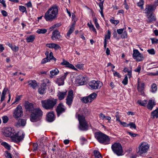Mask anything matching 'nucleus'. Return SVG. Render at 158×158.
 Returning a JSON list of instances; mask_svg holds the SVG:
<instances>
[{
    "label": "nucleus",
    "instance_id": "obj_58",
    "mask_svg": "<svg viewBox=\"0 0 158 158\" xmlns=\"http://www.w3.org/2000/svg\"><path fill=\"white\" fill-rule=\"evenodd\" d=\"M115 117H116V121H118L119 123H120L121 122V121L120 120V119H119V116L118 115V112H116L115 113Z\"/></svg>",
    "mask_w": 158,
    "mask_h": 158
},
{
    "label": "nucleus",
    "instance_id": "obj_29",
    "mask_svg": "<svg viewBox=\"0 0 158 158\" xmlns=\"http://www.w3.org/2000/svg\"><path fill=\"white\" fill-rule=\"evenodd\" d=\"M11 48L14 52H17L19 50V48L18 46L15 45L13 46L12 44H10L9 42H7L6 44Z\"/></svg>",
    "mask_w": 158,
    "mask_h": 158
},
{
    "label": "nucleus",
    "instance_id": "obj_21",
    "mask_svg": "<svg viewBox=\"0 0 158 158\" xmlns=\"http://www.w3.org/2000/svg\"><path fill=\"white\" fill-rule=\"evenodd\" d=\"M47 120L49 122H52L54 120V114L53 112L48 113L47 116Z\"/></svg>",
    "mask_w": 158,
    "mask_h": 158
},
{
    "label": "nucleus",
    "instance_id": "obj_32",
    "mask_svg": "<svg viewBox=\"0 0 158 158\" xmlns=\"http://www.w3.org/2000/svg\"><path fill=\"white\" fill-rule=\"evenodd\" d=\"M28 83L31 87L35 89L37 86L36 82L35 80H31L28 81Z\"/></svg>",
    "mask_w": 158,
    "mask_h": 158
},
{
    "label": "nucleus",
    "instance_id": "obj_35",
    "mask_svg": "<svg viewBox=\"0 0 158 158\" xmlns=\"http://www.w3.org/2000/svg\"><path fill=\"white\" fill-rule=\"evenodd\" d=\"M104 1H102V2H100L99 3V6L100 9V13L101 15L102 16V17H104V15L103 13V4Z\"/></svg>",
    "mask_w": 158,
    "mask_h": 158
},
{
    "label": "nucleus",
    "instance_id": "obj_10",
    "mask_svg": "<svg viewBox=\"0 0 158 158\" xmlns=\"http://www.w3.org/2000/svg\"><path fill=\"white\" fill-rule=\"evenodd\" d=\"M97 96V94L95 93H93L89 95L83 97L81 99V101L84 103H87L91 102Z\"/></svg>",
    "mask_w": 158,
    "mask_h": 158
},
{
    "label": "nucleus",
    "instance_id": "obj_52",
    "mask_svg": "<svg viewBox=\"0 0 158 158\" xmlns=\"http://www.w3.org/2000/svg\"><path fill=\"white\" fill-rule=\"evenodd\" d=\"M127 134L130 135L132 137H135L137 136H138L139 135L137 134L131 132H127Z\"/></svg>",
    "mask_w": 158,
    "mask_h": 158
},
{
    "label": "nucleus",
    "instance_id": "obj_63",
    "mask_svg": "<svg viewBox=\"0 0 158 158\" xmlns=\"http://www.w3.org/2000/svg\"><path fill=\"white\" fill-rule=\"evenodd\" d=\"M61 48L60 47L58 44H55L54 45V49L55 50H57Z\"/></svg>",
    "mask_w": 158,
    "mask_h": 158
},
{
    "label": "nucleus",
    "instance_id": "obj_7",
    "mask_svg": "<svg viewBox=\"0 0 158 158\" xmlns=\"http://www.w3.org/2000/svg\"><path fill=\"white\" fill-rule=\"evenodd\" d=\"M25 133L22 131H19L17 133L13 134L11 139L14 142L18 143L22 141L25 136Z\"/></svg>",
    "mask_w": 158,
    "mask_h": 158
},
{
    "label": "nucleus",
    "instance_id": "obj_9",
    "mask_svg": "<svg viewBox=\"0 0 158 158\" xmlns=\"http://www.w3.org/2000/svg\"><path fill=\"white\" fill-rule=\"evenodd\" d=\"M90 89H100L102 85V83L100 81L95 80L92 81L89 84Z\"/></svg>",
    "mask_w": 158,
    "mask_h": 158
},
{
    "label": "nucleus",
    "instance_id": "obj_40",
    "mask_svg": "<svg viewBox=\"0 0 158 158\" xmlns=\"http://www.w3.org/2000/svg\"><path fill=\"white\" fill-rule=\"evenodd\" d=\"M47 31V30L45 29H39L36 32L39 34H44L46 33Z\"/></svg>",
    "mask_w": 158,
    "mask_h": 158
},
{
    "label": "nucleus",
    "instance_id": "obj_48",
    "mask_svg": "<svg viewBox=\"0 0 158 158\" xmlns=\"http://www.w3.org/2000/svg\"><path fill=\"white\" fill-rule=\"evenodd\" d=\"M147 52L151 55H154L155 54V50L153 48L148 50Z\"/></svg>",
    "mask_w": 158,
    "mask_h": 158
},
{
    "label": "nucleus",
    "instance_id": "obj_1",
    "mask_svg": "<svg viewBox=\"0 0 158 158\" xmlns=\"http://www.w3.org/2000/svg\"><path fill=\"white\" fill-rule=\"evenodd\" d=\"M58 6L56 5L52 6L45 13L44 17L47 21H52L57 17Z\"/></svg>",
    "mask_w": 158,
    "mask_h": 158
},
{
    "label": "nucleus",
    "instance_id": "obj_43",
    "mask_svg": "<svg viewBox=\"0 0 158 158\" xmlns=\"http://www.w3.org/2000/svg\"><path fill=\"white\" fill-rule=\"evenodd\" d=\"M3 123H6L9 120V118L7 116H5L2 117Z\"/></svg>",
    "mask_w": 158,
    "mask_h": 158
},
{
    "label": "nucleus",
    "instance_id": "obj_18",
    "mask_svg": "<svg viewBox=\"0 0 158 158\" xmlns=\"http://www.w3.org/2000/svg\"><path fill=\"white\" fill-rule=\"evenodd\" d=\"M60 64L64 65L66 67H67L72 69H73L74 70H76L77 69L75 68L74 66L72 64H70L69 63L65 60L64 59H63V61L60 63Z\"/></svg>",
    "mask_w": 158,
    "mask_h": 158
},
{
    "label": "nucleus",
    "instance_id": "obj_56",
    "mask_svg": "<svg viewBox=\"0 0 158 158\" xmlns=\"http://www.w3.org/2000/svg\"><path fill=\"white\" fill-rule=\"evenodd\" d=\"M126 27L125 28V29ZM125 29L124 28L120 29L117 30V32L118 34L120 35L123 33V32L124 30Z\"/></svg>",
    "mask_w": 158,
    "mask_h": 158
},
{
    "label": "nucleus",
    "instance_id": "obj_27",
    "mask_svg": "<svg viewBox=\"0 0 158 158\" xmlns=\"http://www.w3.org/2000/svg\"><path fill=\"white\" fill-rule=\"evenodd\" d=\"M151 117L153 119L158 118V108L151 112Z\"/></svg>",
    "mask_w": 158,
    "mask_h": 158
},
{
    "label": "nucleus",
    "instance_id": "obj_44",
    "mask_svg": "<svg viewBox=\"0 0 158 158\" xmlns=\"http://www.w3.org/2000/svg\"><path fill=\"white\" fill-rule=\"evenodd\" d=\"M129 127H130V128H133L134 129H136V126L135 123L130 122L128 124Z\"/></svg>",
    "mask_w": 158,
    "mask_h": 158
},
{
    "label": "nucleus",
    "instance_id": "obj_34",
    "mask_svg": "<svg viewBox=\"0 0 158 158\" xmlns=\"http://www.w3.org/2000/svg\"><path fill=\"white\" fill-rule=\"evenodd\" d=\"M64 80L63 78L61 77L57 79L56 82L59 86H60L64 85Z\"/></svg>",
    "mask_w": 158,
    "mask_h": 158
},
{
    "label": "nucleus",
    "instance_id": "obj_37",
    "mask_svg": "<svg viewBox=\"0 0 158 158\" xmlns=\"http://www.w3.org/2000/svg\"><path fill=\"white\" fill-rule=\"evenodd\" d=\"M94 154L96 158H102V156L98 151L94 150Z\"/></svg>",
    "mask_w": 158,
    "mask_h": 158
},
{
    "label": "nucleus",
    "instance_id": "obj_26",
    "mask_svg": "<svg viewBox=\"0 0 158 158\" xmlns=\"http://www.w3.org/2000/svg\"><path fill=\"white\" fill-rule=\"evenodd\" d=\"M148 18V23H151L153 21H155L156 20V18L155 15H152V14H151L150 15H148V16H147Z\"/></svg>",
    "mask_w": 158,
    "mask_h": 158
},
{
    "label": "nucleus",
    "instance_id": "obj_53",
    "mask_svg": "<svg viewBox=\"0 0 158 158\" xmlns=\"http://www.w3.org/2000/svg\"><path fill=\"white\" fill-rule=\"evenodd\" d=\"M50 61L48 57L45 58L43 59L41 61V64H44L47 62Z\"/></svg>",
    "mask_w": 158,
    "mask_h": 158
},
{
    "label": "nucleus",
    "instance_id": "obj_38",
    "mask_svg": "<svg viewBox=\"0 0 158 158\" xmlns=\"http://www.w3.org/2000/svg\"><path fill=\"white\" fill-rule=\"evenodd\" d=\"M87 25L89 27L90 29H91L94 32L96 33L97 32L96 30L91 22L87 23Z\"/></svg>",
    "mask_w": 158,
    "mask_h": 158
},
{
    "label": "nucleus",
    "instance_id": "obj_45",
    "mask_svg": "<svg viewBox=\"0 0 158 158\" xmlns=\"http://www.w3.org/2000/svg\"><path fill=\"white\" fill-rule=\"evenodd\" d=\"M151 88L152 89V92H154L157 90V87L156 85L155 84H153L151 85Z\"/></svg>",
    "mask_w": 158,
    "mask_h": 158
},
{
    "label": "nucleus",
    "instance_id": "obj_59",
    "mask_svg": "<svg viewBox=\"0 0 158 158\" xmlns=\"http://www.w3.org/2000/svg\"><path fill=\"white\" fill-rule=\"evenodd\" d=\"M151 40L152 44H156L158 43V40L155 38H151Z\"/></svg>",
    "mask_w": 158,
    "mask_h": 158
},
{
    "label": "nucleus",
    "instance_id": "obj_62",
    "mask_svg": "<svg viewBox=\"0 0 158 158\" xmlns=\"http://www.w3.org/2000/svg\"><path fill=\"white\" fill-rule=\"evenodd\" d=\"M120 123L121 125H123L124 127H129L128 124H127L125 122H122L121 121Z\"/></svg>",
    "mask_w": 158,
    "mask_h": 158
},
{
    "label": "nucleus",
    "instance_id": "obj_49",
    "mask_svg": "<svg viewBox=\"0 0 158 158\" xmlns=\"http://www.w3.org/2000/svg\"><path fill=\"white\" fill-rule=\"evenodd\" d=\"M94 24H95L96 27L97 29H99V26L98 23V20L95 17L94 19Z\"/></svg>",
    "mask_w": 158,
    "mask_h": 158
},
{
    "label": "nucleus",
    "instance_id": "obj_47",
    "mask_svg": "<svg viewBox=\"0 0 158 158\" xmlns=\"http://www.w3.org/2000/svg\"><path fill=\"white\" fill-rule=\"evenodd\" d=\"M122 83L124 85H127L128 83V77L126 76L124 79L122 81Z\"/></svg>",
    "mask_w": 158,
    "mask_h": 158
},
{
    "label": "nucleus",
    "instance_id": "obj_46",
    "mask_svg": "<svg viewBox=\"0 0 158 158\" xmlns=\"http://www.w3.org/2000/svg\"><path fill=\"white\" fill-rule=\"evenodd\" d=\"M2 145L5 148H6L7 149H10V146L6 142H2L1 143Z\"/></svg>",
    "mask_w": 158,
    "mask_h": 158
},
{
    "label": "nucleus",
    "instance_id": "obj_23",
    "mask_svg": "<svg viewBox=\"0 0 158 158\" xmlns=\"http://www.w3.org/2000/svg\"><path fill=\"white\" fill-rule=\"evenodd\" d=\"M26 123V120L25 119H19L18 120L17 123L15 124V126L17 127L20 126H24Z\"/></svg>",
    "mask_w": 158,
    "mask_h": 158
},
{
    "label": "nucleus",
    "instance_id": "obj_19",
    "mask_svg": "<svg viewBox=\"0 0 158 158\" xmlns=\"http://www.w3.org/2000/svg\"><path fill=\"white\" fill-rule=\"evenodd\" d=\"M25 107L27 111H31V112L34 109L33 104L27 102H25Z\"/></svg>",
    "mask_w": 158,
    "mask_h": 158
},
{
    "label": "nucleus",
    "instance_id": "obj_2",
    "mask_svg": "<svg viewBox=\"0 0 158 158\" xmlns=\"http://www.w3.org/2000/svg\"><path fill=\"white\" fill-rule=\"evenodd\" d=\"M57 101V99L53 98L42 100V106L46 110H52L56 104Z\"/></svg>",
    "mask_w": 158,
    "mask_h": 158
},
{
    "label": "nucleus",
    "instance_id": "obj_25",
    "mask_svg": "<svg viewBox=\"0 0 158 158\" xmlns=\"http://www.w3.org/2000/svg\"><path fill=\"white\" fill-rule=\"evenodd\" d=\"M144 84L143 83H142L141 84L138 85L137 86V89L139 92H140L141 94L143 95L144 94Z\"/></svg>",
    "mask_w": 158,
    "mask_h": 158
},
{
    "label": "nucleus",
    "instance_id": "obj_5",
    "mask_svg": "<svg viewBox=\"0 0 158 158\" xmlns=\"http://www.w3.org/2000/svg\"><path fill=\"white\" fill-rule=\"evenodd\" d=\"M111 149L113 152L118 156L123 155V150L121 144L119 143H115L111 146Z\"/></svg>",
    "mask_w": 158,
    "mask_h": 158
},
{
    "label": "nucleus",
    "instance_id": "obj_41",
    "mask_svg": "<svg viewBox=\"0 0 158 158\" xmlns=\"http://www.w3.org/2000/svg\"><path fill=\"white\" fill-rule=\"evenodd\" d=\"M144 1L143 0H140L137 3V5L138 6L140 7L141 9L143 8V5L144 4Z\"/></svg>",
    "mask_w": 158,
    "mask_h": 158
},
{
    "label": "nucleus",
    "instance_id": "obj_14",
    "mask_svg": "<svg viewBox=\"0 0 158 158\" xmlns=\"http://www.w3.org/2000/svg\"><path fill=\"white\" fill-rule=\"evenodd\" d=\"M133 56L134 58L136 59L137 61H140L143 59V55L141 54L138 50L135 49L133 50Z\"/></svg>",
    "mask_w": 158,
    "mask_h": 158
},
{
    "label": "nucleus",
    "instance_id": "obj_28",
    "mask_svg": "<svg viewBox=\"0 0 158 158\" xmlns=\"http://www.w3.org/2000/svg\"><path fill=\"white\" fill-rule=\"evenodd\" d=\"M155 105L154 102L151 100H149L147 105V108L151 110L152 109L153 106Z\"/></svg>",
    "mask_w": 158,
    "mask_h": 158
},
{
    "label": "nucleus",
    "instance_id": "obj_30",
    "mask_svg": "<svg viewBox=\"0 0 158 158\" xmlns=\"http://www.w3.org/2000/svg\"><path fill=\"white\" fill-rule=\"evenodd\" d=\"M8 90L7 88H4L2 92L1 98V101L3 102L5 98V95Z\"/></svg>",
    "mask_w": 158,
    "mask_h": 158
},
{
    "label": "nucleus",
    "instance_id": "obj_3",
    "mask_svg": "<svg viewBox=\"0 0 158 158\" xmlns=\"http://www.w3.org/2000/svg\"><path fill=\"white\" fill-rule=\"evenodd\" d=\"M43 112L39 108H36L31 112L30 120L32 122H36L39 120L43 115Z\"/></svg>",
    "mask_w": 158,
    "mask_h": 158
},
{
    "label": "nucleus",
    "instance_id": "obj_51",
    "mask_svg": "<svg viewBox=\"0 0 158 158\" xmlns=\"http://www.w3.org/2000/svg\"><path fill=\"white\" fill-rule=\"evenodd\" d=\"M55 43L47 44L46 46L51 48H54Z\"/></svg>",
    "mask_w": 158,
    "mask_h": 158
},
{
    "label": "nucleus",
    "instance_id": "obj_54",
    "mask_svg": "<svg viewBox=\"0 0 158 158\" xmlns=\"http://www.w3.org/2000/svg\"><path fill=\"white\" fill-rule=\"evenodd\" d=\"M121 37L123 39H124L127 37V33L126 31H124L123 32Z\"/></svg>",
    "mask_w": 158,
    "mask_h": 158
},
{
    "label": "nucleus",
    "instance_id": "obj_36",
    "mask_svg": "<svg viewBox=\"0 0 158 158\" xmlns=\"http://www.w3.org/2000/svg\"><path fill=\"white\" fill-rule=\"evenodd\" d=\"M59 73V71L58 69H56L52 70L50 72V73L51 75V77H52V76L57 75Z\"/></svg>",
    "mask_w": 158,
    "mask_h": 158
},
{
    "label": "nucleus",
    "instance_id": "obj_24",
    "mask_svg": "<svg viewBox=\"0 0 158 158\" xmlns=\"http://www.w3.org/2000/svg\"><path fill=\"white\" fill-rule=\"evenodd\" d=\"M67 91L63 92L59 91L57 95L59 99L60 100L63 99L65 97L67 94Z\"/></svg>",
    "mask_w": 158,
    "mask_h": 158
},
{
    "label": "nucleus",
    "instance_id": "obj_16",
    "mask_svg": "<svg viewBox=\"0 0 158 158\" xmlns=\"http://www.w3.org/2000/svg\"><path fill=\"white\" fill-rule=\"evenodd\" d=\"M156 8V7L153 5H148L145 9V13L147 14V16L148 15L152 13V11L154 10Z\"/></svg>",
    "mask_w": 158,
    "mask_h": 158
},
{
    "label": "nucleus",
    "instance_id": "obj_42",
    "mask_svg": "<svg viewBox=\"0 0 158 158\" xmlns=\"http://www.w3.org/2000/svg\"><path fill=\"white\" fill-rule=\"evenodd\" d=\"M19 10L21 12L24 13L26 12L27 13V11L26 10V8L24 6H21L19 7Z\"/></svg>",
    "mask_w": 158,
    "mask_h": 158
},
{
    "label": "nucleus",
    "instance_id": "obj_6",
    "mask_svg": "<svg viewBox=\"0 0 158 158\" xmlns=\"http://www.w3.org/2000/svg\"><path fill=\"white\" fill-rule=\"evenodd\" d=\"M78 118L79 123V129L83 131L88 130V127L84 116L78 114Z\"/></svg>",
    "mask_w": 158,
    "mask_h": 158
},
{
    "label": "nucleus",
    "instance_id": "obj_20",
    "mask_svg": "<svg viewBox=\"0 0 158 158\" xmlns=\"http://www.w3.org/2000/svg\"><path fill=\"white\" fill-rule=\"evenodd\" d=\"M85 81V78L82 76H78L76 80V82L80 85H83L84 84Z\"/></svg>",
    "mask_w": 158,
    "mask_h": 158
},
{
    "label": "nucleus",
    "instance_id": "obj_50",
    "mask_svg": "<svg viewBox=\"0 0 158 158\" xmlns=\"http://www.w3.org/2000/svg\"><path fill=\"white\" fill-rule=\"evenodd\" d=\"M110 21L112 23L114 24L115 25H117L119 22V20H115L112 19H110Z\"/></svg>",
    "mask_w": 158,
    "mask_h": 158
},
{
    "label": "nucleus",
    "instance_id": "obj_13",
    "mask_svg": "<svg viewBox=\"0 0 158 158\" xmlns=\"http://www.w3.org/2000/svg\"><path fill=\"white\" fill-rule=\"evenodd\" d=\"M73 92L72 90H69L68 92V95L66 98V103L70 107L73 102Z\"/></svg>",
    "mask_w": 158,
    "mask_h": 158
},
{
    "label": "nucleus",
    "instance_id": "obj_11",
    "mask_svg": "<svg viewBox=\"0 0 158 158\" xmlns=\"http://www.w3.org/2000/svg\"><path fill=\"white\" fill-rule=\"evenodd\" d=\"M149 148V146L147 143L143 142L139 145L138 153L140 154L145 153Z\"/></svg>",
    "mask_w": 158,
    "mask_h": 158
},
{
    "label": "nucleus",
    "instance_id": "obj_17",
    "mask_svg": "<svg viewBox=\"0 0 158 158\" xmlns=\"http://www.w3.org/2000/svg\"><path fill=\"white\" fill-rule=\"evenodd\" d=\"M61 37L60 32L58 30H56L52 32L51 38L52 40H59Z\"/></svg>",
    "mask_w": 158,
    "mask_h": 158
},
{
    "label": "nucleus",
    "instance_id": "obj_61",
    "mask_svg": "<svg viewBox=\"0 0 158 158\" xmlns=\"http://www.w3.org/2000/svg\"><path fill=\"white\" fill-rule=\"evenodd\" d=\"M149 76H158V71H157L156 73H150L147 74Z\"/></svg>",
    "mask_w": 158,
    "mask_h": 158
},
{
    "label": "nucleus",
    "instance_id": "obj_12",
    "mask_svg": "<svg viewBox=\"0 0 158 158\" xmlns=\"http://www.w3.org/2000/svg\"><path fill=\"white\" fill-rule=\"evenodd\" d=\"M66 108L61 103L58 104L56 109L57 116L59 117L61 114L65 112Z\"/></svg>",
    "mask_w": 158,
    "mask_h": 158
},
{
    "label": "nucleus",
    "instance_id": "obj_31",
    "mask_svg": "<svg viewBox=\"0 0 158 158\" xmlns=\"http://www.w3.org/2000/svg\"><path fill=\"white\" fill-rule=\"evenodd\" d=\"M35 38V36L34 35H31L27 37L26 40L27 43H32L34 41Z\"/></svg>",
    "mask_w": 158,
    "mask_h": 158
},
{
    "label": "nucleus",
    "instance_id": "obj_60",
    "mask_svg": "<svg viewBox=\"0 0 158 158\" xmlns=\"http://www.w3.org/2000/svg\"><path fill=\"white\" fill-rule=\"evenodd\" d=\"M141 69V66L140 65H139L137 68L135 70V71L137 72L138 73H140V71Z\"/></svg>",
    "mask_w": 158,
    "mask_h": 158
},
{
    "label": "nucleus",
    "instance_id": "obj_57",
    "mask_svg": "<svg viewBox=\"0 0 158 158\" xmlns=\"http://www.w3.org/2000/svg\"><path fill=\"white\" fill-rule=\"evenodd\" d=\"M76 67L79 69H82L84 68V64H77L76 65Z\"/></svg>",
    "mask_w": 158,
    "mask_h": 158
},
{
    "label": "nucleus",
    "instance_id": "obj_33",
    "mask_svg": "<svg viewBox=\"0 0 158 158\" xmlns=\"http://www.w3.org/2000/svg\"><path fill=\"white\" fill-rule=\"evenodd\" d=\"M74 26L75 24H73L70 27V28L67 34V36L69 37L70 35L74 31L75 29Z\"/></svg>",
    "mask_w": 158,
    "mask_h": 158
},
{
    "label": "nucleus",
    "instance_id": "obj_64",
    "mask_svg": "<svg viewBox=\"0 0 158 158\" xmlns=\"http://www.w3.org/2000/svg\"><path fill=\"white\" fill-rule=\"evenodd\" d=\"M1 13L3 16L6 17L7 15V13L6 11L4 10L1 11Z\"/></svg>",
    "mask_w": 158,
    "mask_h": 158
},
{
    "label": "nucleus",
    "instance_id": "obj_15",
    "mask_svg": "<svg viewBox=\"0 0 158 158\" xmlns=\"http://www.w3.org/2000/svg\"><path fill=\"white\" fill-rule=\"evenodd\" d=\"M4 135L6 137H10L11 138L14 132L12 129L10 127H6L4 128Z\"/></svg>",
    "mask_w": 158,
    "mask_h": 158
},
{
    "label": "nucleus",
    "instance_id": "obj_55",
    "mask_svg": "<svg viewBox=\"0 0 158 158\" xmlns=\"http://www.w3.org/2000/svg\"><path fill=\"white\" fill-rule=\"evenodd\" d=\"M110 35L111 33L110 31L109 30H108L107 31V35H106L105 39H106H106H110Z\"/></svg>",
    "mask_w": 158,
    "mask_h": 158
},
{
    "label": "nucleus",
    "instance_id": "obj_22",
    "mask_svg": "<svg viewBox=\"0 0 158 158\" xmlns=\"http://www.w3.org/2000/svg\"><path fill=\"white\" fill-rule=\"evenodd\" d=\"M46 89V84L45 83L43 84L38 89V91L39 93L40 94H43L45 93Z\"/></svg>",
    "mask_w": 158,
    "mask_h": 158
},
{
    "label": "nucleus",
    "instance_id": "obj_8",
    "mask_svg": "<svg viewBox=\"0 0 158 158\" xmlns=\"http://www.w3.org/2000/svg\"><path fill=\"white\" fill-rule=\"evenodd\" d=\"M23 110L22 106L19 105L14 110L13 113L14 117L18 119L23 116Z\"/></svg>",
    "mask_w": 158,
    "mask_h": 158
},
{
    "label": "nucleus",
    "instance_id": "obj_4",
    "mask_svg": "<svg viewBox=\"0 0 158 158\" xmlns=\"http://www.w3.org/2000/svg\"><path fill=\"white\" fill-rule=\"evenodd\" d=\"M94 135L97 140L101 143L106 144L110 140L109 136L100 131L95 132Z\"/></svg>",
    "mask_w": 158,
    "mask_h": 158
},
{
    "label": "nucleus",
    "instance_id": "obj_39",
    "mask_svg": "<svg viewBox=\"0 0 158 158\" xmlns=\"http://www.w3.org/2000/svg\"><path fill=\"white\" fill-rule=\"evenodd\" d=\"M147 101L145 100L142 101H141L140 100H139L137 101V103L141 106H145L147 104Z\"/></svg>",
    "mask_w": 158,
    "mask_h": 158
}]
</instances>
